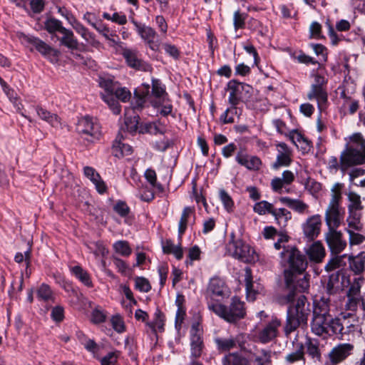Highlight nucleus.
I'll list each match as a JSON object with an SVG mask.
<instances>
[{
  "label": "nucleus",
  "mask_w": 365,
  "mask_h": 365,
  "mask_svg": "<svg viewBox=\"0 0 365 365\" xmlns=\"http://www.w3.org/2000/svg\"><path fill=\"white\" fill-rule=\"evenodd\" d=\"M348 199V205H347V210L348 212H361L364 210V206L362 205L361 196L354 192H349L347 195Z\"/></svg>",
  "instance_id": "7c9ffc66"
},
{
  "label": "nucleus",
  "mask_w": 365,
  "mask_h": 365,
  "mask_svg": "<svg viewBox=\"0 0 365 365\" xmlns=\"http://www.w3.org/2000/svg\"><path fill=\"white\" fill-rule=\"evenodd\" d=\"M84 175L95 185L97 191L99 193H103L106 190V185L100 175L96 170L89 166H86L83 168Z\"/></svg>",
  "instance_id": "bb28decb"
},
{
  "label": "nucleus",
  "mask_w": 365,
  "mask_h": 365,
  "mask_svg": "<svg viewBox=\"0 0 365 365\" xmlns=\"http://www.w3.org/2000/svg\"><path fill=\"white\" fill-rule=\"evenodd\" d=\"M339 289V274L338 273L331 274L326 286L327 292L329 294H333L336 293Z\"/></svg>",
  "instance_id": "8fccbe9b"
},
{
  "label": "nucleus",
  "mask_w": 365,
  "mask_h": 365,
  "mask_svg": "<svg viewBox=\"0 0 365 365\" xmlns=\"http://www.w3.org/2000/svg\"><path fill=\"white\" fill-rule=\"evenodd\" d=\"M349 146H354L360 150L365 151V138L360 133H355L349 137Z\"/></svg>",
  "instance_id": "4d7b16f0"
},
{
  "label": "nucleus",
  "mask_w": 365,
  "mask_h": 365,
  "mask_svg": "<svg viewBox=\"0 0 365 365\" xmlns=\"http://www.w3.org/2000/svg\"><path fill=\"white\" fill-rule=\"evenodd\" d=\"M349 269L355 274H361L365 270V252H361L357 255H349Z\"/></svg>",
  "instance_id": "5701e85b"
},
{
  "label": "nucleus",
  "mask_w": 365,
  "mask_h": 365,
  "mask_svg": "<svg viewBox=\"0 0 365 365\" xmlns=\"http://www.w3.org/2000/svg\"><path fill=\"white\" fill-rule=\"evenodd\" d=\"M222 362L223 365H250L249 358L247 359L236 353L225 356Z\"/></svg>",
  "instance_id": "58836bf2"
},
{
  "label": "nucleus",
  "mask_w": 365,
  "mask_h": 365,
  "mask_svg": "<svg viewBox=\"0 0 365 365\" xmlns=\"http://www.w3.org/2000/svg\"><path fill=\"white\" fill-rule=\"evenodd\" d=\"M280 326L281 322L279 320L276 318L272 319V321L266 324L259 332V341L263 344H266L275 339L277 336Z\"/></svg>",
  "instance_id": "2eb2a0df"
},
{
  "label": "nucleus",
  "mask_w": 365,
  "mask_h": 365,
  "mask_svg": "<svg viewBox=\"0 0 365 365\" xmlns=\"http://www.w3.org/2000/svg\"><path fill=\"white\" fill-rule=\"evenodd\" d=\"M132 22L135 25L138 34L148 45L149 48L153 51L158 50L159 43L155 41V38L157 36L156 31L153 28L138 24L134 20Z\"/></svg>",
  "instance_id": "f8f14e48"
},
{
  "label": "nucleus",
  "mask_w": 365,
  "mask_h": 365,
  "mask_svg": "<svg viewBox=\"0 0 365 365\" xmlns=\"http://www.w3.org/2000/svg\"><path fill=\"white\" fill-rule=\"evenodd\" d=\"M176 303L178 304V308L175 317V326L176 327H180L185 316V310L182 307L179 298L177 299Z\"/></svg>",
  "instance_id": "69168bd1"
},
{
  "label": "nucleus",
  "mask_w": 365,
  "mask_h": 365,
  "mask_svg": "<svg viewBox=\"0 0 365 365\" xmlns=\"http://www.w3.org/2000/svg\"><path fill=\"white\" fill-rule=\"evenodd\" d=\"M236 160L249 170H259L262 164L261 160L257 156L248 155L242 153L237 155Z\"/></svg>",
  "instance_id": "cd10ccee"
},
{
  "label": "nucleus",
  "mask_w": 365,
  "mask_h": 365,
  "mask_svg": "<svg viewBox=\"0 0 365 365\" xmlns=\"http://www.w3.org/2000/svg\"><path fill=\"white\" fill-rule=\"evenodd\" d=\"M100 86L103 89L101 93L103 100L108 104L113 113L118 115L120 113V106L118 100L127 102L130 99L131 93L125 87H120L117 81L110 78H101Z\"/></svg>",
  "instance_id": "f03ea898"
},
{
  "label": "nucleus",
  "mask_w": 365,
  "mask_h": 365,
  "mask_svg": "<svg viewBox=\"0 0 365 365\" xmlns=\"http://www.w3.org/2000/svg\"><path fill=\"white\" fill-rule=\"evenodd\" d=\"M227 91H230L228 101L232 106L235 107L241 100L247 98V95H244L242 93L240 83L235 80H232L227 83Z\"/></svg>",
  "instance_id": "6ab92c4d"
},
{
  "label": "nucleus",
  "mask_w": 365,
  "mask_h": 365,
  "mask_svg": "<svg viewBox=\"0 0 365 365\" xmlns=\"http://www.w3.org/2000/svg\"><path fill=\"white\" fill-rule=\"evenodd\" d=\"M349 235V243L350 246L359 245L365 241V235L362 231H356V230H345Z\"/></svg>",
  "instance_id": "09e8293b"
},
{
  "label": "nucleus",
  "mask_w": 365,
  "mask_h": 365,
  "mask_svg": "<svg viewBox=\"0 0 365 365\" xmlns=\"http://www.w3.org/2000/svg\"><path fill=\"white\" fill-rule=\"evenodd\" d=\"M307 97L309 100H317L318 108L321 111L325 108L328 98L327 93L320 85H312Z\"/></svg>",
  "instance_id": "aec40b11"
},
{
  "label": "nucleus",
  "mask_w": 365,
  "mask_h": 365,
  "mask_svg": "<svg viewBox=\"0 0 365 365\" xmlns=\"http://www.w3.org/2000/svg\"><path fill=\"white\" fill-rule=\"evenodd\" d=\"M341 319L345 334H347L355 330L357 320L354 314L351 313L343 314Z\"/></svg>",
  "instance_id": "79ce46f5"
},
{
  "label": "nucleus",
  "mask_w": 365,
  "mask_h": 365,
  "mask_svg": "<svg viewBox=\"0 0 365 365\" xmlns=\"http://www.w3.org/2000/svg\"><path fill=\"white\" fill-rule=\"evenodd\" d=\"M329 300L324 298L314 302L313 317L331 316Z\"/></svg>",
  "instance_id": "c9c22d12"
},
{
  "label": "nucleus",
  "mask_w": 365,
  "mask_h": 365,
  "mask_svg": "<svg viewBox=\"0 0 365 365\" xmlns=\"http://www.w3.org/2000/svg\"><path fill=\"white\" fill-rule=\"evenodd\" d=\"M295 179L294 173L290 170L283 172L282 178H274L271 182V186L274 192L281 193L284 185H290Z\"/></svg>",
  "instance_id": "b1692460"
},
{
  "label": "nucleus",
  "mask_w": 365,
  "mask_h": 365,
  "mask_svg": "<svg viewBox=\"0 0 365 365\" xmlns=\"http://www.w3.org/2000/svg\"><path fill=\"white\" fill-rule=\"evenodd\" d=\"M28 41L30 42L32 45L35 46L36 50H38L43 55L48 54L51 52L52 48L48 44H46L43 41L39 38L31 37L28 38Z\"/></svg>",
  "instance_id": "603ef678"
},
{
  "label": "nucleus",
  "mask_w": 365,
  "mask_h": 365,
  "mask_svg": "<svg viewBox=\"0 0 365 365\" xmlns=\"http://www.w3.org/2000/svg\"><path fill=\"white\" fill-rule=\"evenodd\" d=\"M279 201L299 214L304 215L309 213V205L299 199L282 197L279 198Z\"/></svg>",
  "instance_id": "412c9836"
},
{
  "label": "nucleus",
  "mask_w": 365,
  "mask_h": 365,
  "mask_svg": "<svg viewBox=\"0 0 365 365\" xmlns=\"http://www.w3.org/2000/svg\"><path fill=\"white\" fill-rule=\"evenodd\" d=\"M118 357V351H112L101 359V365H114Z\"/></svg>",
  "instance_id": "774afa93"
},
{
  "label": "nucleus",
  "mask_w": 365,
  "mask_h": 365,
  "mask_svg": "<svg viewBox=\"0 0 365 365\" xmlns=\"http://www.w3.org/2000/svg\"><path fill=\"white\" fill-rule=\"evenodd\" d=\"M163 250L165 253L173 254L178 259L183 257L182 249L180 245H175L171 240H166L163 245Z\"/></svg>",
  "instance_id": "37998d69"
},
{
  "label": "nucleus",
  "mask_w": 365,
  "mask_h": 365,
  "mask_svg": "<svg viewBox=\"0 0 365 365\" xmlns=\"http://www.w3.org/2000/svg\"><path fill=\"white\" fill-rule=\"evenodd\" d=\"M275 354L270 349H255L254 351H250L248 358L250 364L255 365H271L272 357Z\"/></svg>",
  "instance_id": "4468645a"
},
{
  "label": "nucleus",
  "mask_w": 365,
  "mask_h": 365,
  "mask_svg": "<svg viewBox=\"0 0 365 365\" xmlns=\"http://www.w3.org/2000/svg\"><path fill=\"white\" fill-rule=\"evenodd\" d=\"M321 227V216L319 215H312L302 224L303 233L308 240H313L319 235Z\"/></svg>",
  "instance_id": "9b49d317"
},
{
  "label": "nucleus",
  "mask_w": 365,
  "mask_h": 365,
  "mask_svg": "<svg viewBox=\"0 0 365 365\" xmlns=\"http://www.w3.org/2000/svg\"><path fill=\"white\" fill-rule=\"evenodd\" d=\"M135 287L140 292H148L151 289V285L149 281L142 277H138L135 279Z\"/></svg>",
  "instance_id": "680f3d73"
},
{
  "label": "nucleus",
  "mask_w": 365,
  "mask_h": 365,
  "mask_svg": "<svg viewBox=\"0 0 365 365\" xmlns=\"http://www.w3.org/2000/svg\"><path fill=\"white\" fill-rule=\"evenodd\" d=\"M247 16V15L246 14L241 13L240 11H237L234 13L233 24L235 30L245 27Z\"/></svg>",
  "instance_id": "052dcab7"
},
{
  "label": "nucleus",
  "mask_w": 365,
  "mask_h": 365,
  "mask_svg": "<svg viewBox=\"0 0 365 365\" xmlns=\"http://www.w3.org/2000/svg\"><path fill=\"white\" fill-rule=\"evenodd\" d=\"M327 335H336L340 339H343L345 335V331L342 327L341 318H331L329 319V325L328 333Z\"/></svg>",
  "instance_id": "2f4dec72"
},
{
  "label": "nucleus",
  "mask_w": 365,
  "mask_h": 365,
  "mask_svg": "<svg viewBox=\"0 0 365 365\" xmlns=\"http://www.w3.org/2000/svg\"><path fill=\"white\" fill-rule=\"evenodd\" d=\"M362 213L356 212H348L345 224L346 230H356V231H363L364 225L361 222Z\"/></svg>",
  "instance_id": "c85d7f7f"
},
{
  "label": "nucleus",
  "mask_w": 365,
  "mask_h": 365,
  "mask_svg": "<svg viewBox=\"0 0 365 365\" xmlns=\"http://www.w3.org/2000/svg\"><path fill=\"white\" fill-rule=\"evenodd\" d=\"M72 273L86 286L91 287L93 286L88 273L80 266H75L71 268Z\"/></svg>",
  "instance_id": "49530a36"
},
{
  "label": "nucleus",
  "mask_w": 365,
  "mask_h": 365,
  "mask_svg": "<svg viewBox=\"0 0 365 365\" xmlns=\"http://www.w3.org/2000/svg\"><path fill=\"white\" fill-rule=\"evenodd\" d=\"M61 34L63 37L59 40L62 45L71 49H76L78 48V41L74 37L73 33L71 31L63 29Z\"/></svg>",
  "instance_id": "e433bc0d"
},
{
  "label": "nucleus",
  "mask_w": 365,
  "mask_h": 365,
  "mask_svg": "<svg viewBox=\"0 0 365 365\" xmlns=\"http://www.w3.org/2000/svg\"><path fill=\"white\" fill-rule=\"evenodd\" d=\"M113 248L117 253L123 256H129L131 253V249L126 241L119 240L116 242L113 245Z\"/></svg>",
  "instance_id": "bf43d9fd"
},
{
  "label": "nucleus",
  "mask_w": 365,
  "mask_h": 365,
  "mask_svg": "<svg viewBox=\"0 0 365 365\" xmlns=\"http://www.w3.org/2000/svg\"><path fill=\"white\" fill-rule=\"evenodd\" d=\"M344 187V185L340 182L335 183L331 189V197L330 201H334L336 202H340L341 199V190Z\"/></svg>",
  "instance_id": "0e129e2a"
},
{
  "label": "nucleus",
  "mask_w": 365,
  "mask_h": 365,
  "mask_svg": "<svg viewBox=\"0 0 365 365\" xmlns=\"http://www.w3.org/2000/svg\"><path fill=\"white\" fill-rule=\"evenodd\" d=\"M346 257V255H343L340 256H335L329 259L327 264L325 266V269L327 272L333 271L340 267H342L345 264L344 262V258Z\"/></svg>",
  "instance_id": "5fc2aeb1"
},
{
  "label": "nucleus",
  "mask_w": 365,
  "mask_h": 365,
  "mask_svg": "<svg viewBox=\"0 0 365 365\" xmlns=\"http://www.w3.org/2000/svg\"><path fill=\"white\" fill-rule=\"evenodd\" d=\"M272 215L274 217L278 224L282 227H285L288 220L292 218L291 212L285 208L274 209Z\"/></svg>",
  "instance_id": "a18cd8bd"
},
{
  "label": "nucleus",
  "mask_w": 365,
  "mask_h": 365,
  "mask_svg": "<svg viewBox=\"0 0 365 365\" xmlns=\"http://www.w3.org/2000/svg\"><path fill=\"white\" fill-rule=\"evenodd\" d=\"M330 318L331 316L313 317L311 322L312 331L319 336L327 335L328 333Z\"/></svg>",
  "instance_id": "a211bd4d"
},
{
  "label": "nucleus",
  "mask_w": 365,
  "mask_h": 365,
  "mask_svg": "<svg viewBox=\"0 0 365 365\" xmlns=\"http://www.w3.org/2000/svg\"><path fill=\"white\" fill-rule=\"evenodd\" d=\"M193 213L194 208H192L190 207H186L183 209L178 226V233L180 237H181V235L186 230L188 219L192 215H193Z\"/></svg>",
  "instance_id": "c03bdc74"
},
{
  "label": "nucleus",
  "mask_w": 365,
  "mask_h": 365,
  "mask_svg": "<svg viewBox=\"0 0 365 365\" xmlns=\"http://www.w3.org/2000/svg\"><path fill=\"white\" fill-rule=\"evenodd\" d=\"M164 321L165 319L163 313L160 310H157L155 314V319L153 322H148L147 325L154 332H155L157 329L162 331L163 330Z\"/></svg>",
  "instance_id": "3c124183"
},
{
  "label": "nucleus",
  "mask_w": 365,
  "mask_h": 365,
  "mask_svg": "<svg viewBox=\"0 0 365 365\" xmlns=\"http://www.w3.org/2000/svg\"><path fill=\"white\" fill-rule=\"evenodd\" d=\"M277 155L276 161L273 163L272 168L278 169L282 166H289L292 163V151L288 146L280 143L277 145Z\"/></svg>",
  "instance_id": "f3484780"
},
{
  "label": "nucleus",
  "mask_w": 365,
  "mask_h": 365,
  "mask_svg": "<svg viewBox=\"0 0 365 365\" xmlns=\"http://www.w3.org/2000/svg\"><path fill=\"white\" fill-rule=\"evenodd\" d=\"M152 95L158 99V101L168 99V93L165 91V86L158 79L152 80Z\"/></svg>",
  "instance_id": "72a5a7b5"
},
{
  "label": "nucleus",
  "mask_w": 365,
  "mask_h": 365,
  "mask_svg": "<svg viewBox=\"0 0 365 365\" xmlns=\"http://www.w3.org/2000/svg\"><path fill=\"white\" fill-rule=\"evenodd\" d=\"M36 112L38 115L43 120L48 123L52 127L58 128L61 127V118L54 113H51L47 110L37 107Z\"/></svg>",
  "instance_id": "c756f323"
},
{
  "label": "nucleus",
  "mask_w": 365,
  "mask_h": 365,
  "mask_svg": "<svg viewBox=\"0 0 365 365\" xmlns=\"http://www.w3.org/2000/svg\"><path fill=\"white\" fill-rule=\"evenodd\" d=\"M231 240L227 245V253L235 259L245 263H252L258 257L253 248L242 240H235V235H230Z\"/></svg>",
  "instance_id": "39448f33"
},
{
  "label": "nucleus",
  "mask_w": 365,
  "mask_h": 365,
  "mask_svg": "<svg viewBox=\"0 0 365 365\" xmlns=\"http://www.w3.org/2000/svg\"><path fill=\"white\" fill-rule=\"evenodd\" d=\"M337 228L328 229L325 235L326 242L333 254L338 255L346 247V241L343 239V235Z\"/></svg>",
  "instance_id": "9d476101"
},
{
  "label": "nucleus",
  "mask_w": 365,
  "mask_h": 365,
  "mask_svg": "<svg viewBox=\"0 0 365 365\" xmlns=\"http://www.w3.org/2000/svg\"><path fill=\"white\" fill-rule=\"evenodd\" d=\"M208 309L229 323H235L246 314L245 304L236 297L232 298L228 307L222 304H209Z\"/></svg>",
  "instance_id": "20e7f679"
},
{
  "label": "nucleus",
  "mask_w": 365,
  "mask_h": 365,
  "mask_svg": "<svg viewBox=\"0 0 365 365\" xmlns=\"http://www.w3.org/2000/svg\"><path fill=\"white\" fill-rule=\"evenodd\" d=\"M218 350L221 351H229L236 346L237 341L232 337H217L215 339Z\"/></svg>",
  "instance_id": "4c0bfd02"
},
{
  "label": "nucleus",
  "mask_w": 365,
  "mask_h": 365,
  "mask_svg": "<svg viewBox=\"0 0 365 365\" xmlns=\"http://www.w3.org/2000/svg\"><path fill=\"white\" fill-rule=\"evenodd\" d=\"M304 347L302 344H299L297 346V349L296 351L292 352L287 354L285 357V360L287 362L292 364L296 361L303 360L304 361Z\"/></svg>",
  "instance_id": "6e6d98bb"
},
{
  "label": "nucleus",
  "mask_w": 365,
  "mask_h": 365,
  "mask_svg": "<svg viewBox=\"0 0 365 365\" xmlns=\"http://www.w3.org/2000/svg\"><path fill=\"white\" fill-rule=\"evenodd\" d=\"M343 106L348 108L350 114L355 113L359 107V101L350 97H345V102H344Z\"/></svg>",
  "instance_id": "338daca9"
},
{
  "label": "nucleus",
  "mask_w": 365,
  "mask_h": 365,
  "mask_svg": "<svg viewBox=\"0 0 365 365\" xmlns=\"http://www.w3.org/2000/svg\"><path fill=\"white\" fill-rule=\"evenodd\" d=\"M245 282L247 299L254 301L256 298L257 292L254 288V284L252 281V272L250 268H246L245 269Z\"/></svg>",
  "instance_id": "a19ab883"
},
{
  "label": "nucleus",
  "mask_w": 365,
  "mask_h": 365,
  "mask_svg": "<svg viewBox=\"0 0 365 365\" xmlns=\"http://www.w3.org/2000/svg\"><path fill=\"white\" fill-rule=\"evenodd\" d=\"M324 218L328 229L338 228L344 219V210L340 202L329 201Z\"/></svg>",
  "instance_id": "1a4fd4ad"
},
{
  "label": "nucleus",
  "mask_w": 365,
  "mask_h": 365,
  "mask_svg": "<svg viewBox=\"0 0 365 365\" xmlns=\"http://www.w3.org/2000/svg\"><path fill=\"white\" fill-rule=\"evenodd\" d=\"M203 341L202 337L194 335L190 337V350H191V358L196 359L199 358L202 352L203 349Z\"/></svg>",
  "instance_id": "f704fd0d"
},
{
  "label": "nucleus",
  "mask_w": 365,
  "mask_h": 365,
  "mask_svg": "<svg viewBox=\"0 0 365 365\" xmlns=\"http://www.w3.org/2000/svg\"><path fill=\"white\" fill-rule=\"evenodd\" d=\"M207 291L215 296L226 297L228 295L229 291L222 279L219 277H213L210 279Z\"/></svg>",
  "instance_id": "393cba45"
},
{
  "label": "nucleus",
  "mask_w": 365,
  "mask_h": 365,
  "mask_svg": "<svg viewBox=\"0 0 365 365\" xmlns=\"http://www.w3.org/2000/svg\"><path fill=\"white\" fill-rule=\"evenodd\" d=\"M219 196L225 208L230 212L234 205L233 200L230 195L225 190H220L219 192Z\"/></svg>",
  "instance_id": "e2e57ef3"
},
{
  "label": "nucleus",
  "mask_w": 365,
  "mask_h": 365,
  "mask_svg": "<svg viewBox=\"0 0 365 365\" xmlns=\"http://www.w3.org/2000/svg\"><path fill=\"white\" fill-rule=\"evenodd\" d=\"M122 55L130 67L142 71L150 69V66L140 58L136 50L124 48L122 51Z\"/></svg>",
  "instance_id": "dca6fc26"
},
{
  "label": "nucleus",
  "mask_w": 365,
  "mask_h": 365,
  "mask_svg": "<svg viewBox=\"0 0 365 365\" xmlns=\"http://www.w3.org/2000/svg\"><path fill=\"white\" fill-rule=\"evenodd\" d=\"M254 211L261 215H265L267 213L272 215L274 207L272 204L267 201L263 200L255 205Z\"/></svg>",
  "instance_id": "864d4df0"
},
{
  "label": "nucleus",
  "mask_w": 365,
  "mask_h": 365,
  "mask_svg": "<svg viewBox=\"0 0 365 365\" xmlns=\"http://www.w3.org/2000/svg\"><path fill=\"white\" fill-rule=\"evenodd\" d=\"M131 110H127L125 114V126L128 131L133 133L135 132L138 129L139 123V116L137 114L132 115H129Z\"/></svg>",
  "instance_id": "de8ad7c7"
},
{
  "label": "nucleus",
  "mask_w": 365,
  "mask_h": 365,
  "mask_svg": "<svg viewBox=\"0 0 365 365\" xmlns=\"http://www.w3.org/2000/svg\"><path fill=\"white\" fill-rule=\"evenodd\" d=\"M365 163V151L354 146H347L340 155V169L345 173L349 168Z\"/></svg>",
  "instance_id": "423d86ee"
},
{
  "label": "nucleus",
  "mask_w": 365,
  "mask_h": 365,
  "mask_svg": "<svg viewBox=\"0 0 365 365\" xmlns=\"http://www.w3.org/2000/svg\"><path fill=\"white\" fill-rule=\"evenodd\" d=\"M351 343H340L334 346L327 355V361L324 365H338L346 360L354 352Z\"/></svg>",
  "instance_id": "6e6552de"
},
{
  "label": "nucleus",
  "mask_w": 365,
  "mask_h": 365,
  "mask_svg": "<svg viewBox=\"0 0 365 365\" xmlns=\"http://www.w3.org/2000/svg\"><path fill=\"white\" fill-rule=\"evenodd\" d=\"M282 263L285 267L283 272L286 288L293 287L296 274H303L308 265L307 257L293 247L284 248L281 252Z\"/></svg>",
  "instance_id": "f257e3e1"
},
{
  "label": "nucleus",
  "mask_w": 365,
  "mask_h": 365,
  "mask_svg": "<svg viewBox=\"0 0 365 365\" xmlns=\"http://www.w3.org/2000/svg\"><path fill=\"white\" fill-rule=\"evenodd\" d=\"M310 313V304L307 298L304 295L299 296L296 302L288 307L284 327L286 334L295 331L299 327L307 326Z\"/></svg>",
  "instance_id": "7ed1b4c3"
},
{
  "label": "nucleus",
  "mask_w": 365,
  "mask_h": 365,
  "mask_svg": "<svg viewBox=\"0 0 365 365\" xmlns=\"http://www.w3.org/2000/svg\"><path fill=\"white\" fill-rule=\"evenodd\" d=\"M307 352L309 356L315 361H321L322 354L319 347V343L317 340L307 339L305 342Z\"/></svg>",
  "instance_id": "473e14b6"
},
{
  "label": "nucleus",
  "mask_w": 365,
  "mask_h": 365,
  "mask_svg": "<svg viewBox=\"0 0 365 365\" xmlns=\"http://www.w3.org/2000/svg\"><path fill=\"white\" fill-rule=\"evenodd\" d=\"M76 128L78 132L83 135L84 139L89 143H93L99 139L101 135L99 124L88 116L79 120Z\"/></svg>",
  "instance_id": "0eeeda50"
},
{
  "label": "nucleus",
  "mask_w": 365,
  "mask_h": 365,
  "mask_svg": "<svg viewBox=\"0 0 365 365\" xmlns=\"http://www.w3.org/2000/svg\"><path fill=\"white\" fill-rule=\"evenodd\" d=\"M37 297L40 301L46 303L54 302V294L50 287L46 284H42L37 289Z\"/></svg>",
  "instance_id": "ea45409f"
},
{
  "label": "nucleus",
  "mask_w": 365,
  "mask_h": 365,
  "mask_svg": "<svg viewBox=\"0 0 365 365\" xmlns=\"http://www.w3.org/2000/svg\"><path fill=\"white\" fill-rule=\"evenodd\" d=\"M45 28L50 34H53L56 31L63 32V29H65L62 26L61 22L56 19H49L45 22Z\"/></svg>",
  "instance_id": "13d9d810"
},
{
  "label": "nucleus",
  "mask_w": 365,
  "mask_h": 365,
  "mask_svg": "<svg viewBox=\"0 0 365 365\" xmlns=\"http://www.w3.org/2000/svg\"><path fill=\"white\" fill-rule=\"evenodd\" d=\"M309 288V278L308 275H304L303 277L297 278V274H296V278L294 280V285L293 287L286 288L289 290V293H287L284 297V300L285 303H292L294 301L296 298V292H306L308 291Z\"/></svg>",
  "instance_id": "ddd939ff"
},
{
  "label": "nucleus",
  "mask_w": 365,
  "mask_h": 365,
  "mask_svg": "<svg viewBox=\"0 0 365 365\" xmlns=\"http://www.w3.org/2000/svg\"><path fill=\"white\" fill-rule=\"evenodd\" d=\"M123 133H119L113 144V153L115 157L120 158L132 153L131 146L123 143Z\"/></svg>",
  "instance_id": "a878e982"
},
{
  "label": "nucleus",
  "mask_w": 365,
  "mask_h": 365,
  "mask_svg": "<svg viewBox=\"0 0 365 365\" xmlns=\"http://www.w3.org/2000/svg\"><path fill=\"white\" fill-rule=\"evenodd\" d=\"M306 253L309 260L315 263L322 262L326 255L325 249L319 241L314 242L307 250Z\"/></svg>",
  "instance_id": "4be33fe9"
}]
</instances>
